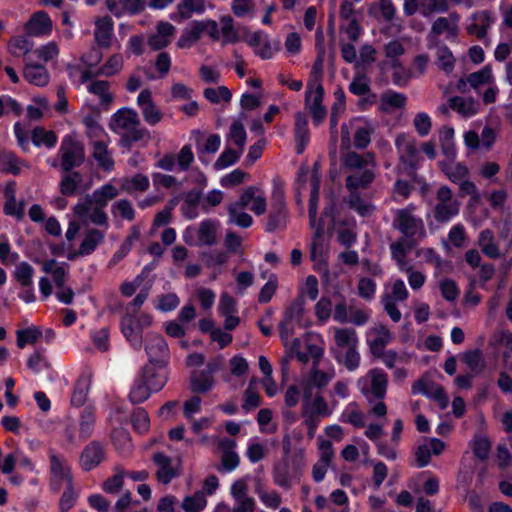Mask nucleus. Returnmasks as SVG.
Wrapping results in <instances>:
<instances>
[{
    "mask_svg": "<svg viewBox=\"0 0 512 512\" xmlns=\"http://www.w3.org/2000/svg\"><path fill=\"white\" fill-rule=\"evenodd\" d=\"M148 362L145 365L169 366L170 349L165 338L160 334L148 336L145 342Z\"/></svg>",
    "mask_w": 512,
    "mask_h": 512,
    "instance_id": "f03ea898",
    "label": "nucleus"
},
{
    "mask_svg": "<svg viewBox=\"0 0 512 512\" xmlns=\"http://www.w3.org/2000/svg\"><path fill=\"white\" fill-rule=\"evenodd\" d=\"M384 52L387 58L394 59L392 66L394 68H402L401 63L397 59L399 56L403 55L405 50L401 42L398 40H391L384 46Z\"/></svg>",
    "mask_w": 512,
    "mask_h": 512,
    "instance_id": "e2e57ef3",
    "label": "nucleus"
},
{
    "mask_svg": "<svg viewBox=\"0 0 512 512\" xmlns=\"http://www.w3.org/2000/svg\"><path fill=\"white\" fill-rule=\"evenodd\" d=\"M304 466V456L301 452L283 456L273 466L274 483L283 489L290 488L292 481H299L302 477Z\"/></svg>",
    "mask_w": 512,
    "mask_h": 512,
    "instance_id": "f257e3e1",
    "label": "nucleus"
},
{
    "mask_svg": "<svg viewBox=\"0 0 512 512\" xmlns=\"http://www.w3.org/2000/svg\"><path fill=\"white\" fill-rule=\"evenodd\" d=\"M111 212L119 214L123 219L132 221L135 218V210L131 202L127 199H121L112 205Z\"/></svg>",
    "mask_w": 512,
    "mask_h": 512,
    "instance_id": "338daca9",
    "label": "nucleus"
},
{
    "mask_svg": "<svg viewBox=\"0 0 512 512\" xmlns=\"http://www.w3.org/2000/svg\"><path fill=\"white\" fill-rule=\"evenodd\" d=\"M280 45L279 40H271L267 34L260 47L255 50V55L262 60L271 59L273 58L274 53L280 50Z\"/></svg>",
    "mask_w": 512,
    "mask_h": 512,
    "instance_id": "603ef678",
    "label": "nucleus"
},
{
    "mask_svg": "<svg viewBox=\"0 0 512 512\" xmlns=\"http://www.w3.org/2000/svg\"><path fill=\"white\" fill-rule=\"evenodd\" d=\"M369 376L371 378V386L370 388L363 386L361 388L362 394L367 397L369 402H371L369 395L382 400L387 393L388 375L380 368H373L369 371Z\"/></svg>",
    "mask_w": 512,
    "mask_h": 512,
    "instance_id": "6e6552de",
    "label": "nucleus"
},
{
    "mask_svg": "<svg viewBox=\"0 0 512 512\" xmlns=\"http://www.w3.org/2000/svg\"><path fill=\"white\" fill-rule=\"evenodd\" d=\"M459 213V206L454 203H437L433 209V219L437 224H446Z\"/></svg>",
    "mask_w": 512,
    "mask_h": 512,
    "instance_id": "c85d7f7f",
    "label": "nucleus"
},
{
    "mask_svg": "<svg viewBox=\"0 0 512 512\" xmlns=\"http://www.w3.org/2000/svg\"><path fill=\"white\" fill-rule=\"evenodd\" d=\"M25 205L24 200L17 202L16 196H11L5 200L3 211L5 215L15 217L17 220H22L25 216Z\"/></svg>",
    "mask_w": 512,
    "mask_h": 512,
    "instance_id": "3c124183",
    "label": "nucleus"
},
{
    "mask_svg": "<svg viewBox=\"0 0 512 512\" xmlns=\"http://www.w3.org/2000/svg\"><path fill=\"white\" fill-rule=\"evenodd\" d=\"M295 140H310V131L308 127V118L305 113L298 111L295 114L294 127Z\"/></svg>",
    "mask_w": 512,
    "mask_h": 512,
    "instance_id": "13d9d810",
    "label": "nucleus"
},
{
    "mask_svg": "<svg viewBox=\"0 0 512 512\" xmlns=\"http://www.w3.org/2000/svg\"><path fill=\"white\" fill-rule=\"evenodd\" d=\"M493 80L492 69L489 65L484 66L479 71L473 72L468 76V82L473 88L489 84Z\"/></svg>",
    "mask_w": 512,
    "mask_h": 512,
    "instance_id": "5fc2aeb1",
    "label": "nucleus"
},
{
    "mask_svg": "<svg viewBox=\"0 0 512 512\" xmlns=\"http://www.w3.org/2000/svg\"><path fill=\"white\" fill-rule=\"evenodd\" d=\"M207 505L203 491H196L193 495L186 496L182 501V509L185 512H201Z\"/></svg>",
    "mask_w": 512,
    "mask_h": 512,
    "instance_id": "c03bdc74",
    "label": "nucleus"
},
{
    "mask_svg": "<svg viewBox=\"0 0 512 512\" xmlns=\"http://www.w3.org/2000/svg\"><path fill=\"white\" fill-rule=\"evenodd\" d=\"M463 361L474 372H480L484 367L482 352L479 349L466 351L463 355Z\"/></svg>",
    "mask_w": 512,
    "mask_h": 512,
    "instance_id": "0e129e2a",
    "label": "nucleus"
},
{
    "mask_svg": "<svg viewBox=\"0 0 512 512\" xmlns=\"http://www.w3.org/2000/svg\"><path fill=\"white\" fill-rule=\"evenodd\" d=\"M65 176L62 177L60 181V192L64 196H73L75 195L79 183L82 181V176L78 171L67 172Z\"/></svg>",
    "mask_w": 512,
    "mask_h": 512,
    "instance_id": "79ce46f5",
    "label": "nucleus"
},
{
    "mask_svg": "<svg viewBox=\"0 0 512 512\" xmlns=\"http://www.w3.org/2000/svg\"><path fill=\"white\" fill-rule=\"evenodd\" d=\"M137 104L140 107L144 120L150 125L155 126L162 119V112L156 106L152 99V93L149 89H143L138 97Z\"/></svg>",
    "mask_w": 512,
    "mask_h": 512,
    "instance_id": "9d476101",
    "label": "nucleus"
},
{
    "mask_svg": "<svg viewBox=\"0 0 512 512\" xmlns=\"http://www.w3.org/2000/svg\"><path fill=\"white\" fill-rule=\"evenodd\" d=\"M117 196V188L110 183H106L95 189L92 195H90V199L92 204H94L96 207L105 209V207L108 205V202Z\"/></svg>",
    "mask_w": 512,
    "mask_h": 512,
    "instance_id": "5701e85b",
    "label": "nucleus"
},
{
    "mask_svg": "<svg viewBox=\"0 0 512 512\" xmlns=\"http://www.w3.org/2000/svg\"><path fill=\"white\" fill-rule=\"evenodd\" d=\"M34 268L28 262H20L16 265L13 276L22 287V291L18 293V297L25 303H32L36 300L33 275Z\"/></svg>",
    "mask_w": 512,
    "mask_h": 512,
    "instance_id": "7ed1b4c3",
    "label": "nucleus"
},
{
    "mask_svg": "<svg viewBox=\"0 0 512 512\" xmlns=\"http://www.w3.org/2000/svg\"><path fill=\"white\" fill-rule=\"evenodd\" d=\"M124 471H118L113 476L107 478L102 485V489L108 494H117L124 485Z\"/></svg>",
    "mask_w": 512,
    "mask_h": 512,
    "instance_id": "69168bd1",
    "label": "nucleus"
},
{
    "mask_svg": "<svg viewBox=\"0 0 512 512\" xmlns=\"http://www.w3.org/2000/svg\"><path fill=\"white\" fill-rule=\"evenodd\" d=\"M23 77L28 83L38 87L46 86L50 80L47 68L39 63H25Z\"/></svg>",
    "mask_w": 512,
    "mask_h": 512,
    "instance_id": "dca6fc26",
    "label": "nucleus"
},
{
    "mask_svg": "<svg viewBox=\"0 0 512 512\" xmlns=\"http://www.w3.org/2000/svg\"><path fill=\"white\" fill-rule=\"evenodd\" d=\"M178 13L183 20L189 19L193 13L205 12V0H182L178 6Z\"/></svg>",
    "mask_w": 512,
    "mask_h": 512,
    "instance_id": "a19ab883",
    "label": "nucleus"
},
{
    "mask_svg": "<svg viewBox=\"0 0 512 512\" xmlns=\"http://www.w3.org/2000/svg\"><path fill=\"white\" fill-rule=\"evenodd\" d=\"M51 479L64 480L67 486L73 483V475L66 461L56 454L49 456Z\"/></svg>",
    "mask_w": 512,
    "mask_h": 512,
    "instance_id": "a211bd4d",
    "label": "nucleus"
},
{
    "mask_svg": "<svg viewBox=\"0 0 512 512\" xmlns=\"http://www.w3.org/2000/svg\"><path fill=\"white\" fill-rule=\"evenodd\" d=\"M52 20L47 12H34L24 28L28 36H48L52 32Z\"/></svg>",
    "mask_w": 512,
    "mask_h": 512,
    "instance_id": "1a4fd4ad",
    "label": "nucleus"
},
{
    "mask_svg": "<svg viewBox=\"0 0 512 512\" xmlns=\"http://www.w3.org/2000/svg\"><path fill=\"white\" fill-rule=\"evenodd\" d=\"M152 393L155 392L150 390V387L145 383V381L136 374L128 394L130 403L133 405L141 404L148 400Z\"/></svg>",
    "mask_w": 512,
    "mask_h": 512,
    "instance_id": "aec40b11",
    "label": "nucleus"
},
{
    "mask_svg": "<svg viewBox=\"0 0 512 512\" xmlns=\"http://www.w3.org/2000/svg\"><path fill=\"white\" fill-rule=\"evenodd\" d=\"M314 99L312 104L306 105L309 107L314 125H319L326 117L327 110L323 106L324 88L323 85H318L316 91H313Z\"/></svg>",
    "mask_w": 512,
    "mask_h": 512,
    "instance_id": "c756f323",
    "label": "nucleus"
},
{
    "mask_svg": "<svg viewBox=\"0 0 512 512\" xmlns=\"http://www.w3.org/2000/svg\"><path fill=\"white\" fill-rule=\"evenodd\" d=\"M123 67L122 57L118 54H114L108 58V60L98 69V74L105 77H111L117 74Z\"/></svg>",
    "mask_w": 512,
    "mask_h": 512,
    "instance_id": "4d7b16f0",
    "label": "nucleus"
},
{
    "mask_svg": "<svg viewBox=\"0 0 512 512\" xmlns=\"http://www.w3.org/2000/svg\"><path fill=\"white\" fill-rule=\"evenodd\" d=\"M287 217V208L271 207L265 224V231L267 233H273L279 229H284L286 227Z\"/></svg>",
    "mask_w": 512,
    "mask_h": 512,
    "instance_id": "b1692460",
    "label": "nucleus"
},
{
    "mask_svg": "<svg viewBox=\"0 0 512 512\" xmlns=\"http://www.w3.org/2000/svg\"><path fill=\"white\" fill-rule=\"evenodd\" d=\"M221 34L223 36V44H235L240 41L239 34L234 28V20L230 15L221 18Z\"/></svg>",
    "mask_w": 512,
    "mask_h": 512,
    "instance_id": "a18cd8bd",
    "label": "nucleus"
},
{
    "mask_svg": "<svg viewBox=\"0 0 512 512\" xmlns=\"http://www.w3.org/2000/svg\"><path fill=\"white\" fill-rule=\"evenodd\" d=\"M31 141L36 147L44 145L51 149L57 144L58 137L54 131H47L44 127L37 126L32 130Z\"/></svg>",
    "mask_w": 512,
    "mask_h": 512,
    "instance_id": "473e14b6",
    "label": "nucleus"
},
{
    "mask_svg": "<svg viewBox=\"0 0 512 512\" xmlns=\"http://www.w3.org/2000/svg\"><path fill=\"white\" fill-rule=\"evenodd\" d=\"M342 163L345 168L353 172L368 166H375L374 159L371 155L363 156L354 151H350L344 155Z\"/></svg>",
    "mask_w": 512,
    "mask_h": 512,
    "instance_id": "cd10ccee",
    "label": "nucleus"
},
{
    "mask_svg": "<svg viewBox=\"0 0 512 512\" xmlns=\"http://www.w3.org/2000/svg\"><path fill=\"white\" fill-rule=\"evenodd\" d=\"M21 160L15 152L8 150L0 154V171L4 174L19 175L21 172Z\"/></svg>",
    "mask_w": 512,
    "mask_h": 512,
    "instance_id": "58836bf2",
    "label": "nucleus"
},
{
    "mask_svg": "<svg viewBox=\"0 0 512 512\" xmlns=\"http://www.w3.org/2000/svg\"><path fill=\"white\" fill-rule=\"evenodd\" d=\"M95 427V413L94 408L87 406L85 407L79 419V438L81 441H85L90 438L93 434Z\"/></svg>",
    "mask_w": 512,
    "mask_h": 512,
    "instance_id": "bb28decb",
    "label": "nucleus"
},
{
    "mask_svg": "<svg viewBox=\"0 0 512 512\" xmlns=\"http://www.w3.org/2000/svg\"><path fill=\"white\" fill-rule=\"evenodd\" d=\"M334 358L338 363H343L349 371L356 370L360 364V354L356 350V346L347 349L344 359L340 353L334 354Z\"/></svg>",
    "mask_w": 512,
    "mask_h": 512,
    "instance_id": "6e6d98bb",
    "label": "nucleus"
},
{
    "mask_svg": "<svg viewBox=\"0 0 512 512\" xmlns=\"http://www.w3.org/2000/svg\"><path fill=\"white\" fill-rule=\"evenodd\" d=\"M301 341L294 338L291 343V351L295 353L296 358L301 363H308L310 359L313 361V366L318 367L323 357L324 350L321 346L314 343H306V351H300Z\"/></svg>",
    "mask_w": 512,
    "mask_h": 512,
    "instance_id": "ddd939ff",
    "label": "nucleus"
},
{
    "mask_svg": "<svg viewBox=\"0 0 512 512\" xmlns=\"http://www.w3.org/2000/svg\"><path fill=\"white\" fill-rule=\"evenodd\" d=\"M153 463L158 467L156 477L162 484H168L176 477L174 468L172 467L171 458L163 452H156L152 457Z\"/></svg>",
    "mask_w": 512,
    "mask_h": 512,
    "instance_id": "f3484780",
    "label": "nucleus"
},
{
    "mask_svg": "<svg viewBox=\"0 0 512 512\" xmlns=\"http://www.w3.org/2000/svg\"><path fill=\"white\" fill-rule=\"evenodd\" d=\"M113 35V19L108 15L97 18L94 30V37L97 45L101 48H109L111 46Z\"/></svg>",
    "mask_w": 512,
    "mask_h": 512,
    "instance_id": "4468645a",
    "label": "nucleus"
},
{
    "mask_svg": "<svg viewBox=\"0 0 512 512\" xmlns=\"http://www.w3.org/2000/svg\"><path fill=\"white\" fill-rule=\"evenodd\" d=\"M137 374L150 387V390L157 393L164 388L169 379V366L144 365Z\"/></svg>",
    "mask_w": 512,
    "mask_h": 512,
    "instance_id": "39448f33",
    "label": "nucleus"
},
{
    "mask_svg": "<svg viewBox=\"0 0 512 512\" xmlns=\"http://www.w3.org/2000/svg\"><path fill=\"white\" fill-rule=\"evenodd\" d=\"M334 338L340 348L354 347L358 342L356 331L353 328H337Z\"/></svg>",
    "mask_w": 512,
    "mask_h": 512,
    "instance_id": "de8ad7c7",
    "label": "nucleus"
},
{
    "mask_svg": "<svg viewBox=\"0 0 512 512\" xmlns=\"http://www.w3.org/2000/svg\"><path fill=\"white\" fill-rule=\"evenodd\" d=\"M203 197V192L201 190H197V188H193L183 194L184 204L187 206V209L182 207V213L185 218L192 220L197 217L196 209L200 204V201Z\"/></svg>",
    "mask_w": 512,
    "mask_h": 512,
    "instance_id": "2f4dec72",
    "label": "nucleus"
},
{
    "mask_svg": "<svg viewBox=\"0 0 512 512\" xmlns=\"http://www.w3.org/2000/svg\"><path fill=\"white\" fill-rule=\"evenodd\" d=\"M449 106L465 117H472L478 113V103L471 97L464 99L460 96H453L449 99Z\"/></svg>",
    "mask_w": 512,
    "mask_h": 512,
    "instance_id": "393cba45",
    "label": "nucleus"
},
{
    "mask_svg": "<svg viewBox=\"0 0 512 512\" xmlns=\"http://www.w3.org/2000/svg\"><path fill=\"white\" fill-rule=\"evenodd\" d=\"M472 451L477 459L486 461L491 451L490 440L487 437L476 438L472 447Z\"/></svg>",
    "mask_w": 512,
    "mask_h": 512,
    "instance_id": "774afa93",
    "label": "nucleus"
},
{
    "mask_svg": "<svg viewBox=\"0 0 512 512\" xmlns=\"http://www.w3.org/2000/svg\"><path fill=\"white\" fill-rule=\"evenodd\" d=\"M125 130L126 132L120 138V145L126 149H130L134 143L142 140L145 134L148 133L147 129L139 128V125L129 127Z\"/></svg>",
    "mask_w": 512,
    "mask_h": 512,
    "instance_id": "8fccbe9b",
    "label": "nucleus"
},
{
    "mask_svg": "<svg viewBox=\"0 0 512 512\" xmlns=\"http://www.w3.org/2000/svg\"><path fill=\"white\" fill-rule=\"evenodd\" d=\"M479 19L481 24L472 23L468 26L467 31L471 35H476L478 39H483L487 35V30L491 23V15L488 11H481Z\"/></svg>",
    "mask_w": 512,
    "mask_h": 512,
    "instance_id": "864d4df0",
    "label": "nucleus"
},
{
    "mask_svg": "<svg viewBox=\"0 0 512 512\" xmlns=\"http://www.w3.org/2000/svg\"><path fill=\"white\" fill-rule=\"evenodd\" d=\"M214 383V376H210L202 370L194 371L190 376V390L196 394L209 392L213 388Z\"/></svg>",
    "mask_w": 512,
    "mask_h": 512,
    "instance_id": "4be33fe9",
    "label": "nucleus"
},
{
    "mask_svg": "<svg viewBox=\"0 0 512 512\" xmlns=\"http://www.w3.org/2000/svg\"><path fill=\"white\" fill-rule=\"evenodd\" d=\"M241 154L242 150L237 151L233 148L226 147L215 161L214 169L219 171L234 165L239 160Z\"/></svg>",
    "mask_w": 512,
    "mask_h": 512,
    "instance_id": "49530a36",
    "label": "nucleus"
},
{
    "mask_svg": "<svg viewBox=\"0 0 512 512\" xmlns=\"http://www.w3.org/2000/svg\"><path fill=\"white\" fill-rule=\"evenodd\" d=\"M104 237V232L101 230L96 228L89 229L79 245V254L81 256L91 255L98 245L104 241Z\"/></svg>",
    "mask_w": 512,
    "mask_h": 512,
    "instance_id": "6ab92c4d",
    "label": "nucleus"
},
{
    "mask_svg": "<svg viewBox=\"0 0 512 512\" xmlns=\"http://www.w3.org/2000/svg\"><path fill=\"white\" fill-rule=\"evenodd\" d=\"M450 23L445 17H438L432 24L431 30L427 35V46L429 49L438 46V37L447 31Z\"/></svg>",
    "mask_w": 512,
    "mask_h": 512,
    "instance_id": "37998d69",
    "label": "nucleus"
},
{
    "mask_svg": "<svg viewBox=\"0 0 512 512\" xmlns=\"http://www.w3.org/2000/svg\"><path fill=\"white\" fill-rule=\"evenodd\" d=\"M278 287V279L275 274H272L268 281L263 285L259 294L258 302L260 304H266L271 301Z\"/></svg>",
    "mask_w": 512,
    "mask_h": 512,
    "instance_id": "052dcab7",
    "label": "nucleus"
},
{
    "mask_svg": "<svg viewBox=\"0 0 512 512\" xmlns=\"http://www.w3.org/2000/svg\"><path fill=\"white\" fill-rule=\"evenodd\" d=\"M236 442L231 438H223L218 443V448L221 451V462L217 466L218 472L222 474L231 473L240 464V457L235 451Z\"/></svg>",
    "mask_w": 512,
    "mask_h": 512,
    "instance_id": "423d86ee",
    "label": "nucleus"
},
{
    "mask_svg": "<svg viewBox=\"0 0 512 512\" xmlns=\"http://www.w3.org/2000/svg\"><path fill=\"white\" fill-rule=\"evenodd\" d=\"M150 186L148 176L137 173L132 177H127L121 184V189L129 194L133 192H144Z\"/></svg>",
    "mask_w": 512,
    "mask_h": 512,
    "instance_id": "4c0bfd02",
    "label": "nucleus"
},
{
    "mask_svg": "<svg viewBox=\"0 0 512 512\" xmlns=\"http://www.w3.org/2000/svg\"><path fill=\"white\" fill-rule=\"evenodd\" d=\"M381 110L389 112L390 109H401L404 108L407 102V97L401 92H396L392 89L386 90L382 93L381 98Z\"/></svg>",
    "mask_w": 512,
    "mask_h": 512,
    "instance_id": "a878e982",
    "label": "nucleus"
},
{
    "mask_svg": "<svg viewBox=\"0 0 512 512\" xmlns=\"http://www.w3.org/2000/svg\"><path fill=\"white\" fill-rule=\"evenodd\" d=\"M105 458L106 454L103 445L101 442L93 440L82 450L79 464L83 471L90 472L98 467Z\"/></svg>",
    "mask_w": 512,
    "mask_h": 512,
    "instance_id": "0eeeda50",
    "label": "nucleus"
},
{
    "mask_svg": "<svg viewBox=\"0 0 512 512\" xmlns=\"http://www.w3.org/2000/svg\"><path fill=\"white\" fill-rule=\"evenodd\" d=\"M190 25V29H185L177 41V46L181 49L192 47L203 33V27L199 20H193Z\"/></svg>",
    "mask_w": 512,
    "mask_h": 512,
    "instance_id": "7c9ffc66",
    "label": "nucleus"
},
{
    "mask_svg": "<svg viewBox=\"0 0 512 512\" xmlns=\"http://www.w3.org/2000/svg\"><path fill=\"white\" fill-rule=\"evenodd\" d=\"M133 428L138 432H145L149 429L150 418L147 411L142 408H136L131 415Z\"/></svg>",
    "mask_w": 512,
    "mask_h": 512,
    "instance_id": "bf43d9fd",
    "label": "nucleus"
},
{
    "mask_svg": "<svg viewBox=\"0 0 512 512\" xmlns=\"http://www.w3.org/2000/svg\"><path fill=\"white\" fill-rule=\"evenodd\" d=\"M394 226L407 238L425 234L423 220L414 216L408 209L397 210Z\"/></svg>",
    "mask_w": 512,
    "mask_h": 512,
    "instance_id": "20e7f679",
    "label": "nucleus"
},
{
    "mask_svg": "<svg viewBox=\"0 0 512 512\" xmlns=\"http://www.w3.org/2000/svg\"><path fill=\"white\" fill-rule=\"evenodd\" d=\"M216 221L212 219L203 220L198 229V240L200 245L212 246L216 243Z\"/></svg>",
    "mask_w": 512,
    "mask_h": 512,
    "instance_id": "e433bc0d",
    "label": "nucleus"
},
{
    "mask_svg": "<svg viewBox=\"0 0 512 512\" xmlns=\"http://www.w3.org/2000/svg\"><path fill=\"white\" fill-rule=\"evenodd\" d=\"M375 177V166H368L348 175L345 178V185L350 192L368 189L375 180Z\"/></svg>",
    "mask_w": 512,
    "mask_h": 512,
    "instance_id": "f8f14e48",
    "label": "nucleus"
},
{
    "mask_svg": "<svg viewBox=\"0 0 512 512\" xmlns=\"http://www.w3.org/2000/svg\"><path fill=\"white\" fill-rule=\"evenodd\" d=\"M324 58L325 50L321 47L318 49L316 59L310 72L305 93V105L309 104V99H311L313 91H316V87H318V85H322Z\"/></svg>",
    "mask_w": 512,
    "mask_h": 512,
    "instance_id": "2eb2a0df",
    "label": "nucleus"
},
{
    "mask_svg": "<svg viewBox=\"0 0 512 512\" xmlns=\"http://www.w3.org/2000/svg\"><path fill=\"white\" fill-rule=\"evenodd\" d=\"M93 157L97 164L105 172H111L114 168V160L108 152L107 145L103 141L94 143Z\"/></svg>",
    "mask_w": 512,
    "mask_h": 512,
    "instance_id": "f704fd0d",
    "label": "nucleus"
},
{
    "mask_svg": "<svg viewBox=\"0 0 512 512\" xmlns=\"http://www.w3.org/2000/svg\"><path fill=\"white\" fill-rule=\"evenodd\" d=\"M111 441L121 455L127 456L132 452L133 444L128 430L114 428L111 432Z\"/></svg>",
    "mask_w": 512,
    "mask_h": 512,
    "instance_id": "412c9836",
    "label": "nucleus"
},
{
    "mask_svg": "<svg viewBox=\"0 0 512 512\" xmlns=\"http://www.w3.org/2000/svg\"><path fill=\"white\" fill-rule=\"evenodd\" d=\"M33 47V42L27 35L14 36L8 41L7 49L13 56H19L20 53L26 55Z\"/></svg>",
    "mask_w": 512,
    "mask_h": 512,
    "instance_id": "ea45409f",
    "label": "nucleus"
},
{
    "mask_svg": "<svg viewBox=\"0 0 512 512\" xmlns=\"http://www.w3.org/2000/svg\"><path fill=\"white\" fill-rule=\"evenodd\" d=\"M42 337V330L37 326H30L16 331V344L20 349L35 344Z\"/></svg>",
    "mask_w": 512,
    "mask_h": 512,
    "instance_id": "c9c22d12",
    "label": "nucleus"
},
{
    "mask_svg": "<svg viewBox=\"0 0 512 512\" xmlns=\"http://www.w3.org/2000/svg\"><path fill=\"white\" fill-rule=\"evenodd\" d=\"M89 392V384L85 380H78L75 384L72 396L71 405L74 407H81L86 402Z\"/></svg>",
    "mask_w": 512,
    "mask_h": 512,
    "instance_id": "680f3d73",
    "label": "nucleus"
},
{
    "mask_svg": "<svg viewBox=\"0 0 512 512\" xmlns=\"http://www.w3.org/2000/svg\"><path fill=\"white\" fill-rule=\"evenodd\" d=\"M66 139L63 140L61 151V168L64 172H72L74 168L80 167L84 162L83 148L74 141H71L69 147H65Z\"/></svg>",
    "mask_w": 512,
    "mask_h": 512,
    "instance_id": "9b49d317",
    "label": "nucleus"
},
{
    "mask_svg": "<svg viewBox=\"0 0 512 512\" xmlns=\"http://www.w3.org/2000/svg\"><path fill=\"white\" fill-rule=\"evenodd\" d=\"M438 48L437 52V65L439 69L445 71L446 73L452 72L455 66V58L452 54L450 48L446 45L436 46Z\"/></svg>",
    "mask_w": 512,
    "mask_h": 512,
    "instance_id": "09e8293b",
    "label": "nucleus"
},
{
    "mask_svg": "<svg viewBox=\"0 0 512 512\" xmlns=\"http://www.w3.org/2000/svg\"><path fill=\"white\" fill-rule=\"evenodd\" d=\"M112 120L116 125L122 129L140 125V120L137 112L128 107L118 109L112 116Z\"/></svg>",
    "mask_w": 512,
    "mask_h": 512,
    "instance_id": "72a5a7b5",
    "label": "nucleus"
}]
</instances>
